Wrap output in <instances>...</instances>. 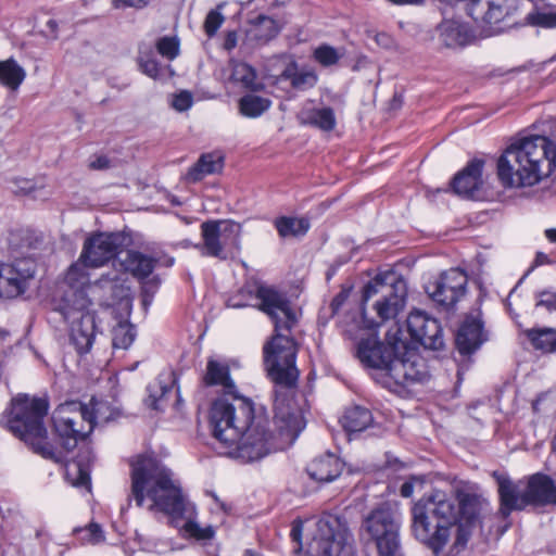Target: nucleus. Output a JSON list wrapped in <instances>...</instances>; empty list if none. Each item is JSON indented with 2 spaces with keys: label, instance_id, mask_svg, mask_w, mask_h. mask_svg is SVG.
<instances>
[{
  "label": "nucleus",
  "instance_id": "f03ea898",
  "mask_svg": "<svg viewBox=\"0 0 556 556\" xmlns=\"http://www.w3.org/2000/svg\"><path fill=\"white\" fill-rule=\"evenodd\" d=\"M477 525L475 501L462 490H433L412 508L414 536L439 554L452 542L450 554L463 551Z\"/></svg>",
  "mask_w": 556,
  "mask_h": 556
},
{
  "label": "nucleus",
  "instance_id": "3c124183",
  "mask_svg": "<svg viewBox=\"0 0 556 556\" xmlns=\"http://www.w3.org/2000/svg\"><path fill=\"white\" fill-rule=\"evenodd\" d=\"M138 64H139L140 71L144 75H147L153 79H156L159 77L160 64L154 58H152L148 54H144L143 52H140V55L138 59Z\"/></svg>",
  "mask_w": 556,
  "mask_h": 556
},
{
  "label": "nucleus",
  "instance_id": "e433bc0d",
  "mask_svg": "<svg viewBox=\"0 0 556 556\" xmlns=\"http://www.w3.org/2000/svg\"><path fill=\"white\" fill-rule=\"evenodd\" d=\"M271 106V101L268 98L261 97L254 93H249L240 98L239 112L241 115L249 118H256L265 113Z\"/></svg>",
  "mask_w": 556,
  "mask_h": 556
},
{
  "label": "nucleus",
  "instance_id": "a18cd8bd",
  "mask_svg": "<svg viewBox=\"0 0 556 556\" xmlns=\"http://www.w3.org/2000/svg\"><path fill=\"white\" fill-rule=\"evenodd\" d=\"M313 56L320 65L328 67L337 64L341 59L342 53L332 46L321 45L314 50Z\"/></svg>",
  "mask_w": 556,
  "mask_h": 556
},
{
  "label": "nucleus",
  "instance_id": "e2e57ef3",
  "mask_svg": "<svg viewBox=\"0 0 556 556\" xmlns=\"http://www.w3.org/2000/svg\"><path fill=\"white\" fill-rule=\"evenodd\" d=\"M389 2H392L397 5H420L425 3V0H388Z\"/></svg>",
  "mask_w": 556,
  "mask_h": 556
},
{
  "label": "nucleus",
  "instance_id": "5701e85b",
  "mask_svg": "<svg viewBox=\"0 0 556 556\" xmlns=\"http://www.w3.org/2000/svg\"><path fill=\"white\" fill-rule=\"evenodd\" d=\"M486 340L482 321L475 316H468L456 334V345L462 354H469Z\"/></svg>",
  "mask_w": 556,
  "mask_h": 556
},
{
  "label": "nucleus",
  "instance_id": "49530a36",
  "mask_svg": "<svg viewBox=\"0 0 556 556\" xmlns=\"http://www.w3.org/2000/svg\"><path fill=\"white\" fill-rule=\"evenodd\" d=\"M527 22L533 26L556 27V12L549 10H533L527 17Z\"/></svg>",
  "mask_w": 556,
  "mask_h": 556
},
{
  "label": "nucleus",
  "instance_id": "ddd939ff",
  "mask_svg": "<svg viewBox=\"0 0 556 556\" xmlns=\"http://www.w3.org/2000/svg\"><path fill=\"white\" fill-rule=\"evenodd\" d=\"M241 225L229 220H207L201 225L202 255L225 258L224 249L240 247Z\"/></svg>",
  "mask_w": 556,
  "mask_h": 556
},
{
  "label": "nucleus",
  "instance_id": "dca6fc26",
  "mask_svg": "<svg viewBox=\"0 0 556 556\" xmlns=\"http://www.w3.org/2000/svg\"><path fill=\"white\" fill-rule=\"evenodd\" d=\"M468 277L459 268H451L427 288L429 295L434 302L451 307L457 303L466 293Z\"/></svg>",
  "mask_w": 556,
  "mask_h": 556
},
{
  "label": "nucleus",
  "instance_id": "6ab92c4d",
  "mask_svg": "<svg viewBox=\"0 0 556 556\" xmlns=\"http://www.w3.org/2000/svg\"><path fill=\"white\" fill-rule=\"evenodd\" d=\"M406 323L410 337L426 349L438 351L444 346L442 328L435 318L421 311H414Z\"/></svg>",
  "mask_w": 556,
  "mask_h": 556
},
{
  "label": "nucleus",
  "instance_id": "58836bf2",
  "mask_svg": "<svg viewBox=\"0 0 556 556\" xmlns=\"http://www.w3.org/2000/svg\"><path fill=\"white\" fill-rule=\"evenodd\" d=\"M231 78L236 83H240L244 88L256 91L261 90L264 85L256 79L255 70L243 62L236 63L232 67Z\"/></svg>",
  "mask_w": 556,
  "mask_h": 556
},
{
  "label": "nucleus",
  "instance_id": "13d9d810",
  "mask_svg": "<svg viewBox=\"0 0 556 556\" xmlns=\"http://www.w3.org/2000/svg\"><path fill=\"white\" fill-rule=\"evenodd\" d=\"M238 36L236 31H229L226 35L224 41V48L228 51L232 50L237 46Z\"/></svg>",
  "mask_w": 556,
  "mask_h": 556
},
{
  "label": "nucleus",
  "instance_id": "603ef678",
  "mask_svg": "<svg viewBox=\"0 0 556 556\" xmlns=\"http://www.w3.org/2000/svg\"><path fill=\"white\" fill-rule=\"evenodd\" d=\"M535 307H544L549 313L556 312V293L551 291L539 292Z\"/></svg>",
  "mask_w": 556,
  "mask_h": 556
},
{
  "label": "nucleus",
  "instance_id": "b1692460",
  "mask_svg": "<svg viewBox=\"0 0 556 556\" xmlns=\"http://www.w3.org/2000/svg\"><path fill=\"white\" fill-rule=\"evenodd\" d=\"M529 505L556 504V485L546 475L534 473L526 484Z\"/></svg>",
  "mask_w": 556,
  "mask_h": 556
},
{
  "label": "nucleus",
  "instance_id": "c9c22d12",
  "mask_svg": "<svg viewBox=\"0 0 556 556\" xmlns=\"http://www.w3.org/2000/svg\"><path fill=\"white\" fill-rule=\"evenodd\" d=\"M532 346L543 353L556 351V329L532 328L525 331Z\"/></svg>",
  "mask_w": 556,
  "mask_h": 556
},
{
  "label": "nucleus",
  "instance_id": "37998d69",
  "mask_svg": "<svg viewBox=\"0 0 556 556\" xmlns=\"http://www.w3.org/2000/svg\"><path fill=\"white\" fill-rule=\"evenodd\" d=\"M66 478L74 486L90 489L89 472L78 462H71L66 465Z\"/></svg>",
  "mask_w": 556,
  "mask_h": 556
},
{
  "label": "nucleus",
  "instance_id": "20e7f679",
  "mask_svg": "<svg viewBox=\"0 0 556 556\" xmlns=\"http://www.w3.org/2000/svg\"><path fill=\"white\" fill-rule=\"evenodd\" d=\"M556 167V144L544 136L513 141L497 160V177L506 188L532 187Z\"/></svg>",
  "mask_w": 556,
  "mask_h": 556
},
{
  "label": "nucleus",
  "instance_id": "2f4dec72",
  "mask_svg": "<svg viewBox=\"0 0 556 556\" xmlns=\"http://www.w3.org/2000/svg\"><path fill=\"white\" fill-rule=\"evenodd\" d=\"M396 354L397 353L389 358L386 367L379 375L381 382L388 388L393 386H406L404 353L402 356H397Z\"/></svg>",
  "mask_w": 556,
  "mask_h": 556
},
{
  "label": "nucleus",
  "instance_id": "4c0bfd02",
  "mask_svg": "<svg viewBox=\"0 0 556 556\" xmlns=\"http://www.w3.org/2000/svg\"><path fill=\"white\" fill-rule=\"evenodd\" d=\"M275 226L282 238L304 236L309 229L308 220L303 217H279L275 220Z\"/></svg>",
  "mask_w": 556,
  "mask_h": 556
},
{
  "label": "nucleus",
  "instance_id": "f257e3e1",
  "mask_svg": "<svg viewBox=\"0 0 556 556\" xmlns=\"http://www.w3.org/2000/svg\"><path fill=\"white\" fill-rule=\"evenodd\" d=\"M203 380L207 386H220L230 395L213 403L210 425L214 437L235 458L250 463L283 450L295 441L305 427L301 412L286 399L276 397L274 424L277 434H273L268 430V419L263 414H255L252 401L232 394L235 383L224 362L210 358Z\"/></svg>",
  "mask_w": 556,
  "mask_h": 556
},
{
  "label": "nucleus",
  "instance_id": "c03bdc74",
  "mask_svg": "<svg viewBox=\"0 0 556 556\" xmlns=\"http://www.w3.org/2000/svg\"><path fill=\"white\" fill-rule=\"evenodd\" d=\"M78 540L83 544L97 545L104 541L105 536L98 523L91 522L85 528L75 529Z\"/></svg>",
  "mask_w": 556,
  "mask_h": 556
},
{
  "label": "nucleus",
  "instance_id": "338daca9",
  "mask_svg": "<svg viewBox=\"0 0 556 556\" xmlns=\"http://www.w3.org/2000/svg\"><path fill=\"white\" fill-rule=\"evenodd\" d=\"M243 556H261V555L256 554L255 552H253L251 549H248L244 552Z\"/></svg>",
  "mask_w": 556,
  "mask_h": 556
},
{
  "label": "nucleus",
  "instance_id": "6e6552de",
  "mask_svg": "<svg viewBox=\"0 0 556 556\" xmlns=\"http://www.w3.org/2000/svg\"><path fill=\"white\" fill-rule=\"evenodd\" d=\"M401 514L384 503L374 508L363 520L362 530L377 548L379 556H397L401 548Z\"/></svg>",
  "mask_w": 556,
  "mask_h": 556
},
{
  "label": "nucleus",
  "instance_id": "2eb2a0df",
  "mask_svg": "<svg viewBox=\"0 0 556 556\" xmlns=\"http://www.w3.org/2000/svg\"><path fill=\"white\" fill-rule=\"evenodd\" d=\"M258 308L270 317L275 331L292 330L298 324L296 313L285 293L267 285H261L255 294Z\"/></svg>",
  "mask_w": 556,
  "mask_h": 556
},
{
  "label": "nucleus",
  "instance_id": "aec40b11",
  "mask_svg": "<svg viewBox=\"0 0 556 556\" xmlns=\"http://www.w3.org/2000/svg\"><path fill=\"white\" fill-rule=\"evenodd\" d=\"M492 477L497 483L498 515L502 518L506 519L511 511L522 510L529 505L527 491L521 481L515 482L506 473L500 471H493Z\"/></svg>",
  "mask_w": 556,
  "mask_h": 556
},
{
  "label": "nucleus",
  "instance_id": "7c9ffc66",
  "mask_svg": "<svg viewBox=\"0 0 556 556\" xmlns=\"http://www.w3.org/2000/svg\"><path fill=\"white\" fill-rule=\"evenodd\" d=\"M223 159L216 153H206L201 155L199 161L188 170L187 179L195 182L203 179L207 175H212L222 170Z\"/></svg>",
  "mask_w": 556,
  "mask_h": 556
},
{
  "label": "nucleus",
  "instance_id": "69168bd1",
  "mask_svg": "<svg viewBox=\"0 0 556 556\" xmlns=\"http://www.w3.org/2000/svg\"><path fill=\"white\" fill-rule=\"evenodd\" d=\"M545 237L548 241L556 243V228L546 229Z\"/></svg>",
  "mask_w": 556,
  "mask_h": 556
},
{
  "label": "nucleus",
  "instance_id": "5fc2aeb1",
  "mask_svg": "<svg viewBox=\"0 0 556 556\" xmlns=\"http://www.w3.org/2000/svg\"><path fill=\"white\" fill-rule=\"evenodd\" d=\"M150 0H112V5L115 9H125V8H134V9H142L148 5Z\"/></svg>",
  "mask_w": 556,
  "mask_h": 556
},
{
  "label": "nucleus",
  "instance_id": "774afa93",
  "mask_svg": "<svg viewBox=\"0 0 556 556\" xmlns=\"http://www.w3.org/2000/svg\"><path fill=\"white\" fill-rule=\"evenodd\" d=\"M5 336H7V332H5V331L0 330V338L2 339V338H4Z\"/></svg>",
  "mask_w": 556,
  "mask_h": 556
},
{
  "label": "nucleus",
  "instance_id": "0e129e2a",
  "mask_svg": "<svg viewBox=\"0 0 556 556\" xmlns=\"http://www.w3.org/2000/svg\"><path fill=\"white\" fill-rule=\"evenodd\" d=\"M345 298L346 296L343 293H340L332 300L331 306H332L333 312H336L342 305Z\"/></svg>",
  "mask_w": 556,
  "mask_h": 556
},
{
  "label": "nucleus",
  "instance_id": "4be33fe9",
  "mask_svg": "<svg viewBox=\"0 0 556 556\" xmlns=\"http://www.w3.org/2000/svg\"><path fill=\"white\" fill-rule=\"evenodd\" d=\"M482 161L475 160L470 162L454 177L452 182L454 192L465 198H476L482 186Z\"/></svg>",
  "mask_w": 556,
  "mask_h": 556
},
{
  "label": "nucleus",
  "instance_id": "7ed1b4c3",
  "mask_svg": "<svg viewBox=\"0 0 556 556\" xmlns=\"http://www.w3.org/2000/svg\"><path fill=\"white\" fill-rule=\"evenodd\" d=\"M131 493L139 507L149 502L148 509L165 513L174 520H185L182 530L187 535L197 540L214 536L212 526L201 527L195 521V506L185 498L170 470L155 458L140 456L132 464Z\"/></svg>",
  "mask_w": 556,
  "mask_h": 556
},
{
  "label": "nucleus",
  "instance_id": "f3484780",
  "mask_svg": "<svg viewBox=\"0 0 556 556\" xmlns=\"http://www.w3.org/2000/svg\"><path fill=\"white\" fill-rule=\"evenodd\" d=\"M128 289L125 286V279L115 268L113 271L103 274L100 279L87 286L86 292L83 293L85 299L90 300L91 306L97 303L101 306H110L114 302L125 298Z\"/></svg>",
  "mask_w": 556,
  "mask_h": 556
},
{
  "label": "nucleus",
  "instance_id": "72a5a7b5",
  "mask_svg": "<svg viewBox=\"0 0 556 556\" xmlns=\"http://www.w3.org/2000/svg\"><path fill=\"white\" fill-rule=\"evenodd\" d=\"M340 422L346 431L359 432L371 425L372 415L369 409L363 406H353L345 410Z\"/></svg>",
  "mask_w": 556,
  "mask_h": 556
},
{
  "label": "nucleus",
  "instance_id": "09e8293b",
  "mask_svg": "<svg viewBox=\"0 0 556 556\" xmlns=\"http://www.w3.org/2000/svg\"><path fill=\"white\" fill-rule=\"evenodd\" d=\"M225 3H219L215 10H211L204 21V30L208 37H213L225 21L220 10Z\"/></svg>",
  "mask_w": 556,
  "mask_h": 556
},
{
  "label": "nucleus",
  "instance_id": "bf43d9fd",
  "mask_svg": "<svg viewBox=\"0 0 556 556\" xmlns=\"http://www.w3.org/2000/svg\"><path fill=\"white\" fill-rule=\"evenodd\" d=\"M90 167L93 169H103L109 167V159L106 156H99L91 162Z\"/></svg>",
  "mask_w": 556,
  "mask_h": 556
},
{
  "label": "nucleus",
  "instance_id": "423d86ee",
  "mask_svg": "<svg viewBox=\"0 0 556 556\" xmlns=\"http://www.w3.org/2000/svg\"><path fill=\"white\" fill-rule=\"evenodd\" d=\"M48 413V403L43 399L20 394L11 401L5 416L8 429L34 452L46 458H54L53 446L48 442L43 419Z\"/></svg>",
  "mask_w": 556,
  "mask_h": 556
},
{
  "label": "nucleus",
  "instance_id": "a878e982",
  "mask_svg": "<svg viewBox=\"0 0 556 556\" xmlns=\"http://www.w3.org/2000/svg\"><path fill=\"white\" fill-rule=\"evenodd\" d=\"M117 262V273L122 274V277L125 273H130L138 279L150 276L156 264V260L138 251H127Z\"/></svg>",
  "mask_w": 556,
  "mask_h": 556
},
{
  "label": "nucleus",
  "instance_id": "f8f14e48",
  "mask_svg": "<svg viewBox=\"0 0 556 556\" xmlns=\"http://www.w3.org/2000/svg\"><path fill=\"white\" fill-rule=\"evenodd\" d=\"M516 0H466L467 14L480 30L490 37L504 29L503 23L516 11Z\"/></svg>",
  "mask_w": 556,
  "mask_h": 556
},
{
  "label": "nucleus",
  "instance_id": "a211bd4d",
  "mask_svg": "<svg viewBox=\"0 0 556 556\" xmlns=\"http://www.w3.org/2000/svg\"><path fill=\"white\" fill-rule=\"evenodd\" d=\"M122 242L123 238L117 233H94L86 239L81 260L92 268L101 267L117 254Z\"/></svg>",
  "mask_w": 556,
  "mask_h": 556
},
{
  "label": "nucleus",
  "instance_id": "1a4fd4ad",
  "mask_svg": "<svg viewBox=\"0 0 556 556\" xmlns=\"http://www.w3.org/2000/svg\"><path fill=\"white\" fill-rule=\"evenodd\" d=\"M59 312L70 324V340L79 354H86L93 344L97 327L91 302L83 293L63 299Z\"/></svg>",
  "mask_w": 556,
  "mask_h": 556
},
{
  "label": "nucleus",
  "instance_id": "cd10ccee",
  "mask_svg": "<svg viewBox=\"0 0 556 556\" xmlns=\"http://www.w3.org/2000/svg\"><path fill=\"white\" fill-rule=\"evenodd\" d=\"M401 351H404L406 386L425 381L428 377L425 359L415 349L408 348L403 341H400Z\"/></svg>",
  "mask_w": 556,
  "mask_h": 556
},
{
  "label": "nucleus",
  "instance_id": "c756f323",
  "mask_svg": "<svg viewBox=\"0 0 556 556\" xmlns=\"http://www.w3.org/2000/svg\"><path fill=\"white\" fill-rule=\"evenodd\" d=\"M88 268H92L87 264V261L81 260V255L70 266L65 275V282L70 286V290L66 292L64 299L68 298L73 292L84 291L86 292L89 282Z\"/></svg>",
  "mask_w": 556,
  "mask_h": 556
},
{
  "label": "nucleus",
  "instance_id": "f704fd0d",
  "mask_svg": "<svg viewBox=\"0 0 556 556\" xmlns=\"http://www.w3.org/2000/svg\"><path fill=\"white\" fill-rule=\"evenodd\" d=\"M26 77L25 70L13 59L0 61V83L10 90H17Z\"/></svg>",
  "mask_w": 556,
  "mask_h": 556
},
{
  "label": "nucleus",
  "instance_id": "680f3d73",
  "mask_svg": "<svg viewBox=\"0 0 556 556\" xmlns=\"http://www.w3.org/2000/svg\"><path fill=\"white\" fill-rule=\"evenodd\" d=\"M551 263H552V261L548 257V255H546L543 252H538L536 253L535 260H534V265L535 266H541V265L551 264Z\"/></svg>",
  "mask_w": 556,
  "mask_h": 556
},
{
  "label": "nucleus",
  "instance_id": "412c9836",
  "mask_svg": "<svg viewBox=\"0 0 556 556\" xmlns=\"http://www.w3.org/2000/svg\"><path fill=\"white\" fill-rule=\"evenodd\" d=\"M395 353H400V341L392 344L381 343L376 336L363 339L357 346V357L367 367L381 374L387 362Z\"/></svg>",
  "mask_w": 556,
  "mask_h": 556
},
{
  "label": "nucleus",
  "instance_id": "c85d7f7f",
  "mask_svg": "<svg viewBox=\"0 0 556 556\" xmlns=\"http://www.w3.org/2000/svg\"><path fill=\"white\" fill-rule=\"evenodd\" d=\"M298 119L302 125H311L324 131H331L337 125L334 111L328 106L303 109Z\"/></svg>",
  "mask_w": 556,
  "mask_h": 556
},
{
  "label": "nucleus",
  "instance_id": "a19ab883",
  "mask_svg": "<svg viewBox=\"0 0 556 556\" xmlns=\"http://www.w3.org/2000/svg\"><path fill=\"white\" fill-rule=\"evenodd\" d=\"M16 189L15 192L22 194H29L34 198H45L49 194V192L45 191L46 182L43 178L39 179H28V178H18L14 181Z\"/></svg>",
  "mask_w": 556,
  "mask_h": 556
},
{
  "label": "nucleus",
  "instance_id": "0eeeda50",
  "mask_svg": "<svg viewBox=\"0 0 556 556\" xmlns=\"http://www.w3.org/2000/svg\"><path fill=\"white\" fill-rule=\"evenodd\" d=\"M298 346L292 330L275 331L264 344V366L269 379L278 386L292 388L299 379Z\"/></svg>",
  "mask_w": 556,
  "mask_h": 556
},
{
  "label": "nucleus",
  "instance_id": "052dcab7",
  "mask_svg": "<svg viewBox=\"0 0 556 556\" xmlns=\"http://www.w3.org/2000/svg\"><path fill=\"white\" fill-rule=\"evenodd\" d=\"M400 493L403 497H410L414 493V484L409 481L404 482L400 489Z\"/></svg>",
  "mask_w": 556,
  "mask_h": 556
},
{
  "label": "nucleus",
  "instance_id": "6e6d98bb",
  "mask_svg": "<svg viewBox=\"0 0 556 556\" xmlns=\"http://www.w3.org/2000/svg\"><path fill=\"white\" fill-rule=\"evenodd\" d=\"M299 70H298V64L295 61H291L286 67L285 70L281 72L280 76H279V79H286V80H290V83L292 84V81L294 80V77L296 76Z\"/></svg>",
  "mask_w": 556,
  "mask_h": 556
},
{
  "label": "nucleus",
  "instance_id": "de8ad7c7",
  "mask_svg": "<svg viewBox=\"0 0 556 556\" xmlns=\"http://www.w3.org/2000/svg\"><path fill=\"white\" fill-rule=\"evenodd\" d=\"M157 52L172 61L179 54V40L176 37L164 36L155 43Z\"/></svg>",
  "mask_w": 556,
  "mask_h": 556
},
{
  "label": "nucleus",
  "instance_id": "864d4df0",
  "mask_svg": "<svg viewBox=\"0 0 556 556\" xmlns=\"http://www.w3.org/2000/svg\"><path fill=\"white\" fill-rule=\"evenodd\" d=\"M192 104V97L188 91H182L174 96L172 105L175 110L184 112L188 110Z\"/></svg>",
  "mask_w": 556,
  "mask_h": 556
},
{
  "label": "nucleus",
  "instance_id": "473e14b6",
  "mask_svg": "<svg viewBox=\"0 0 556 556\" xmlns=\"http://www.w3.org/2000/svg\"><path fill=\"white\" fill-rule=\"evenodd\" d=\"M250 25L248 34L252 39L258 42H267L275 38L280 31L278 23L273 17L263 14L251 21Z\"/></svg>",
  "mask_w": 556,
  "mask_h": 556
},
{
  "label": "nucleus",
  "instance_id": "bb28decb",
  "mask_svg": "<svg viewBox=\"0 0 556 556\" xmlns=\"http://www.w3.org/2000/svg\"><path fill=\"white\" fill-rule=\"evenodd\" d=\"M440 39L445 47H463L475 37L466 25L456 20H445L439 26Z\"/></svg>",
  "mask_w": 556,
  "mask_h": 556
},
{
  "label": "nucleus",
  "instance_id": "39448f33",
  "mask_svg": "<svg viewBox=\"0 0 556 556\" xmlns=\"http://www.w3.org/2000/svg\"><path fill=\"white\" fill-rule=\"evenodd\" d=\"M117 413L103 400L91 399L88 404L70 401L60 404L53 412V425L66 451L76 447L87 438L96 425L114 419Z\"/></svg>",
  "mask_w": 556,
  "mask_h": 556
},
{
  "label": "nucleus",
  "instance_id": "393cba45",
  "mask_svg": "<svg viewBox=\"0 0 556 556\" xmlns=\"http://www.w3.org/2000/svg\"><path fill=\"white\" fill-rule=\"evenodd\" d=\"M343 469V463L334 454L326 453L314 458L307 466V473L318 482H331L337 479Z\"/></svg>",
  "mask_w": 556,
  "mask_h": 556
},
{
  "label": "nucleus",
  "instance_id": "4d7b16f0",
  "mask_svg": "<svg viewBox=\"0 0 556 556\" xmlns=\"http://www.w3.org/2000/svg\"><path fill=\"white\" fill-rule=\"evenodd\" d=\"M302 532H303L302 522L301 521L294 522L292 526L290 535H291L292 540L299 544V547L296 548V551L301 549L300 541H301Z\"/></svg>",
  "mask_w": 556,
  "mask_h": 556
},
{
  "label": "nucleus",
  "instance_id": "ea45409f",
  "mask_svg": "<svg viewBox=\"0 0 556 556\" xmlns=\"http://www.w3.org/2000/svg\"><path fill=\"white\" fill-rule=\"evenodd\" d=\"M172 390V387L163 383L161 380L148 387L149 395L144 403L148 407L154 410L164 408L165 396Z\"/></svg>",
  "mask_w": 556,
  "mask_h": 556
},
{
  "label": "nucleus",
  "instance_id": "4468645a",
  "mask_svg": "<svg viewBox=\"0 0 556 556\" xmlns=\"http://www.w3.org/2000/svg\"><path fill=\"white\" fill-rule=\"evenodd\" d=\"M37 273V264L30 257L0 263V298L16 299L30 288Z\"/></svg>",
  "mask_w": 556,
  "mask_h": 556
},
{
  "label": "nucleus",
  "instance_id": "9b49d317",
  "mask_svg": "<svg viewBox=\"0 0 556 556\" xmlns=\"http://www.w3.org/2000/svg\"><path fill=\"white\" fill-rule=\"evenodd\" d=\"M352 533L338 518L328 517L318 520L317 533L309 548L316 556H354Z\"/></svg>",
  "mask_w": 556,
  "mask_h": 556
},
{
  "label": "nucleus",
  "instance_id": "79ce46f5",
  "mask_svg": "<svg viewBox=\"0 0 556 556\" xmlns=\"http://www.w3.org/2000/svg\"><path fill=\"white\" fill-rule=\"evenodd\" d=\"M135 340V331L131 325L119 323L112 330V345L114 349H128Z\"/></svg>",
  "mask_w": 556,
  "mask_h": 556
},
{
  "label": "nucleus",
  "instance_id": "9d476101",
  "mask_svg": "<svg viewBox=\"0 0 556 556\" xmlns=\"http://www.w3.org/2000/svg\"><path fill=\"white\" fill-rule=\"evenodd\" d=\"M377 294H380V299L375 302L374 307L378 317L382 321L393 319L405 306L406 282L393 271L377 275L365 286L363 301L367 302Z\"/></svg>",
  "mask_w": 556,
  "mask_h": 556
},
{
  "label": "nucleus",
  "instance_id": "8fccbe9b",
  "mask_svg": "<svg viewBox=\"0 0 556 556\" xmlns=\"http://www.w3.org/2000/svg\"><path fill=\"white\" fill-rule=\"evenodd\" d=\"M317 74L313 70L299 71L291 86L298 90L313 88L317 83Z\"/></svg>",
  "mask_w": 556,
  "mask_h": 556
}]
</instances>
